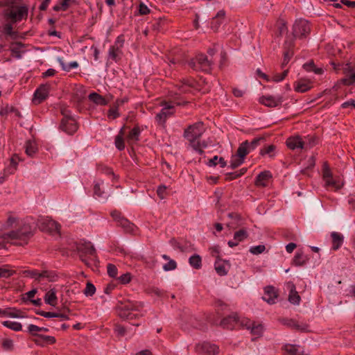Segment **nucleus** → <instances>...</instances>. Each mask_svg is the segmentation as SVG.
<instances>
[{
  "label": "nucleus",
  "mask_w": 355,
  "mask_h": 355,
  "mask_svg": "<svg viewBox=\"0 0 355 355\" xmlns=\"http://www.w3.org/2000/svg\"><path fill=\"white\" fill-rule=\"evenodd\" d=\"M205 131V128L202 122H197L189 125L184 132V137L189 142L191 147L199 153L203 154V149L207 147V142L200 141V138Z\"/></svg>",
  "instance_id": "1"
},
{
  "label": "nucleus",
  "mask_w": 355,
  "mask_h": 355,
  "mask_svg": "<svg viewBox=\"0 0 355 355\" xmlns=\"http://www.w3.org/2000/svg\"><path fill=\"white\" fill-rule=\"evenodd\" d=\"M31 235V229L28 225H24L20 230L3 233L0 236L3 241L15 245L26 244Z\"/></svg>",
  "instance_id": "2"
},
{
  "label": "nucleus",
  "mask_w": 355,
  "mask_h": 355,
  "mask_svg": "<svg viewBox=\"0 0 355 355\" xmlns=\"http://www.w3.org/2000/svg\"><path fill=\"white\" fill-rule=\"evenodd\" d=\"M143 304L137 302H129L119 306V315L125 320H133L141 315L140 313Z\"/></svg>",
  "instance_id": "3"
},
{
  "label": "nucleus",
  "mask_w": 355,
  "mask_h": 355,
  "mask_svg": "<svg viewBox=\"0 0 355 355\" xmlns=\"http://www.w3.org/2000/svg\"><path fill=\"white\" fill-rule=\"evenodd\" d=\"M28 8L26 6H11L4 10V16L12 22H17L26 18Z\"/></svg>",
  "instance_id": "4"
},
{
  "label": "nucleus",
  "mask_w": 355,
  "mask_h": 355,
  "mask_svg": "<svg viewBox=\"0 0 355 355\" xmlns=\"http://www.w3.org/2000/svg\"><path fill=\"white\" fill-rule=\"evenodd\" d=\"M80 257L87 266H91L96 261V250L90 242L85 243L78 248Z\"/></svg>",
  "instance_id": "5"
},
{
  "label": "nucleus",
  "mask_w": 355,
  "mask_h": 355,
  "mask_svg": "<svg viewBox=\"0 0 355 355\" xmlns=\"http://www.w3.org/2000/svg\"><path fill=\"white\" fill-rule=\"evenodd\" d=\"M26 277L34 279L39 282L46 279L48 282H55L58 279V275L54 271L42 270L41 272L37 270H27L24 272Z\"/></svg>",
  "instance_id": "6"
},
{
  "label": "nucleus",
  "mask_w": 355,
  "mask_h": 355,
  "mask_svg": "<svg viewBox=\"0 0 355 355\" xmlns=\"http://www.w3.org/2000/svg\"><path fill=\"white\" fill-rule=\"evenodd\" d=\"M254 322L247 318H239L236 315H232L223 319L221 325L223 327L232 329L234 324L239 323L241 327L250 330Z\"/></svg>",
  "instance_id": "7"
},
{
  "label": "nucleus",
  "mask_w": 355,
  "mask_h": 355,
  "mask_svg": "<svg viewBox=\"0 0 355 355\" xmlns=\"http://www.w3.org/2000/svg\"><path fill=\"white\" fill-rule=\"evenodd\" d=\"M189 66L194 70L209 71L211 69L212 61L204 54L198 55L189 62Z\"/></svg>",
  "instance_id": "8"
},
{
  "label": "nucleus",
  "mask_w": 355,
  "mask_h": 355,
  "mask_svg": "<svg viewBox=\"0 0 355 355\" xmlns=\"http://www.w3.org/2000/svg\"><path fill=\"white\" fill-rule=\"evenodd\" d=\"M124 42L125 40L123 35H121L117 37L114 44L109 49L108 56L110 59H112L115 62H117L121 59L123 54L121 49L123 46Z\"/></svg>",
  "instance_id": "9"
},
{
  "label": "nucleus",
  "mask_w": 355,
  "mask_h": 355,
  "mask_svg": "<svg viewBox=\"0 0 355 355\" xmlns=\"http://www.w3.org/2000/svg\"><path fill=\"white\" fill-rule=\"evenodd\" d=\"M310 31L309 24L305 19H297L293 26V35L294 37H304L310 33Z\"/></svg>",
  "instance_id": "10"
},
{
  "label": "nucleus",
  "mask_w": 355,
  "mask_h": 355,
  "mask_svg": "<svg viewBox=\"0 0 355 355\" xmlns=\"http://www.w3.org/2000/svg\"><path fill=\"white\" fill-rule=\"evenodd\" d=\"M323 180L324 182L325 187H331L335 190L340 189L343 185V183L340 180V178H334L333 177L331 171L328 168H324L323 169Z\"/></svg>",
  "instance_id": "11"
},
{
  "label": "nucleus",
  "mask_w": 355,
  "mask_h": 355,
  "mask_svg": "<svg viewBox=\"0 0 355 355\" xmlns=\"http://www.w3.org/2000/svg\"><path fill=\"white\" fill-rule=\"evenodd\" d=\"M196 351L202 355H216L218 353V347L214 344L203 342L196 345Z\"/></svg>",
  "instance_id": "12"
},
{
  "label": "nucleus",
  "mask_w": 355,
  "mask_h": 355,
  "mask_svg": "<svg viewBox=\"0 0 355 355\" xmlns=\"http://www.w3.org/2000/svg\"><path fill=\"white\" fill-rule=\"evenodd\" d=\"M40 228L44 232H48L53 234L58 232L60 229L59 224L49 218H45L42 219L40 225Z\"/></svg>",
  "instance_id": "13"
},
{
  "label": "nucleus",
  "mask_w": 355,
  "mask_h": 355,
  "mask_svg": "<svg viewBox=\"0 0 355 355\" xmlns=\"http://www.w3.org/2000/svg\"><path fill=\"white\" fill-rule=\"evenodd\" d=\"M283 101L282 97L280 95L272 96L266 95L263 96L259 98V103L269 107H275L280 104Z\"/></svg>",
  "instance_id": "14"
},
{
  "label": "nucleus",
  "mask_w": 355,
  "mask_h": 355,
  "mask_svg": "<svg viewBox=\"0 0 355 355\" xmlns=\"http://www.w3.org/2000/svg\"><path fill=\"white\" fill-rule=\"evenodd\" d=\"M50 89V85L45 84V85H41L35 92L34 93V98H33V103L35 104H40L42 103L44 100H45L49 92Z\"/></svg>",
  "instance_id": "15"
},
{
  "label": "nucleus",
  "mask_w": 355,
  "mask_h": 355,
  "mask_svg": "<svg viewBox=\"0 0 355 355\" xmlns=\"http://www.w3.org/2000/svg\"><path fill=\"white\" fill-rule=\"evenodd\" d=\"M60 128L69 135H73L78 130L77 123L73 118H63L61 121Z\"/></svg>",
  "instance_id": "16"
},
{
  "label": "nucleus",
  "mask_w": 355,
  "mask_h": 355,
  "mask_svg": "<svg viewBox=\"0 0 355 355\" xmlns=\"http://www.w3.org/2000/svg\"><path fill=\"white\" fill-rule=\"evenodd\" d=\"M173 105L166 104L161 111L156 114L155 119L159 124H164L168 117L173 114Z\"/></svg>",
  "instance_id": "17"
},
{
  "label": "nucleus",
  "mask_w": 355,
  "mask_h": 355,
  "mask_svg": "<svg viewBox=\"0 0 355 355\" xmlns=\"http://www.w3.org/2000/svg\"><path fill=\"white\" fill-rule=\"evenodd\" d=\"M263 300L268 304H275L277 298L275 289L272 286H267L265 288L264 294L262 297Z\"/></svg>",
  "instance_id": "18"
},
{
  "label": "nucleus",
  "mask_w": 355,
  "mask_h": 355,
  "mask_svg": "<svg viewBox=\"0 0 355 355\" xmlns=\"http://www.w3.org/2000/svg\"><path fill=\"white\" fill-rule=\"evenodd\" d=\"M272 178L271 173L265 171L260 173L256 178L255 184L257 187H265L268 185V181Z\"/></svg>",
  "instance_id": "19"
},
{
  "label": "nucleus",
  "mask_w": 355,
  "mask_h": 355,
  "mask_svg": "<svg viewBox=\"0 0 355 355\" xmlns=\"http://www.w3.org/2000/svg\"><path fill=\"white\" fill-rule=\"evenodd\" d=\"M214 267L216 272L219 275L223 276L227 274L230 268V264L227 261L217 259L215 261Z\"/></svg>",
  "instance_id": "20"
},
{
  "label": "nucleus",
  "mask_w": 355,
  "mask_h": 355,
  "mask_svg": "<svg viewBox=\"0 0 355 355\" xmlns=\"http://www.w3.org/2000/svg\"><path fill=\"white\" fill-rule=\"evenodd\" d=\"M286 145L291 150L302 149L303 139L298 135L291 137L286 140Z\"/></svg>",
  "instance_id": "21"
},
{
  "label": "nucleus",
  "mask_w": 355,
  "mask_h": 355,
  "mask_svg": "<svg viewBox=\"0 0 355 355\" xmlns=\"http://www.w3.org/2000/svg\"><path fill=\"white\" fill-rule=\"evenodd\" d=\"M24 47V44L21 42L12 43L10 47L12 55L17 59H21L25 52Z\"/></svg>",
  "instance_id": "22"
},
{
  "label": "nucleus",
  "mask_w": 355,
  "mask_h": 355,
  "mask_svg": "<svg viewBox=\"0 0 355 355\" xmlns=\"http://www.w3.org/2000/svg\"><path fill=\"white\" fill-rule=\"evenodd\" d=\"M288 287L290 288L288 301L294 305H298L300 302L301 298L296 291L295 286L293 283H289Z\"/></svg>",
  "instance_id": "23"
},
{
  "label": "nucleus",
  "mask_w": 355,
  "mask_h": 355,
  "mask_svg": "<svg viewBox=\"0 0 355 355\" xmlns=\"http://www.w3.org/2000/svg\"><path fill=\"white\" fill-rule=\"evenodd\" d=\"M312 87V83L310 80L306 79H300L296 82L295 90L298 92L304 93L309 90Z\"/></svg>",
  "instance_id": "24"
},
{
  "label": "nucleus",
  "mask_w": 355,
  "mask_h": 355,
  "mask_svg": "<svg viewBox=\"0 0 355 355\" xmlns=\"http://www.w3.org/2000/svg\"><path fill=\"white\" fill-rule=\"evenodd\" d=\"M196 82L191 78H184L182 81L181 85L179 87L180 93H187L191 91V89L194 87Z\"/></svg>",
  "instance_id": "25"
},
{
  "label": "nucleus",
  "mask_w": 355,
  "mask_h": 355,
  "mask_svg": "<svg viewBox=\"0 0 355 355\" xmlns=\"http://www.w3.org/2000/svg\"><path fill=\"white\" fill-rule=\"evenodd\" d=\"M225 11L224 10H220L216 14V17L213 18L211 24V28L214 31H216L220 24L223 23V19L225 17Z\"/></svg>",
  "instance_id": "26"
},
{
  "label": "nucleus",
  "mask_w": 355,
  "mask_h": 355,
  "mask_svg": "<svg viewBox=\"0 0 355 355\" xmlns=\"http://www.w3.org/2000/svg\"><path fill=\"white\" fill-rule=\"evenodd\" d=\"M332 239V248L334 250H338L343 243V236L336 232H334L331 234Z\"/></svg>",
  "instance_id": "27"
},
{
  "label": "nucleus",
  "mask_w": 355,
  "mask_h": 355,
  "mask_svg": "<svg viewBox=\"0 0 355 355\" xmlns=\"http://www.w3.org/2000/svg\"><path fill=\"white\" fill-rule=\"evenodd\" d=\"M44 301L47 304L55 306L57 304L56 291L54 288L47 291L44 296Z\"/></svg>",
  "instance_id": "28"
},
{
  "label": "nucleus",
  "mask_w": 355,
  "mask_h": 355,
  "mask_svg": "<svg viewBox=\"0 0 355 355\" xmlns=\"http://www.w3.org/2000/svg\"><path fill=\"white\" fill-rule=\"evenodd\" d=\"M309 258L304 255L302 252H297L293 259V263L296 266H302L306 264Z\"/></svg>",
  "instance_id": "29"
},
{
  "label": "nucleus",
  "mask_w": 355,
  "mask_h": 355,
  "mask_svg": "<svg viewBox=\"0 0 355 355\" xmlns=\"http://www.w3.org/2000/svg\"><path fill=\"white\" fill-rule=\"evenodd\" d=\"M141 130L139 126L134 127L127 135V141L130 143L136 142L139 140Z\"/></svg>",
  "instance_id": "30"
},
{
  "label": "nucleus",
  "mask_w": 355,
  "mask_h": 355,
  "mask_svg": "<svg viewBox=\"0 0 355 355\" xmlns=\"http://www.w3.org/2000/svg\"><path fill=\"white\" fill-rule=\"evenodd\" d=\"M89 99L97 105H105L107 101L102 96L94 92L89 95Z\"/></svg>",
  "instance_id": "31"
},
{
  "label": "nucleus",
  "mask_w": 355,
  "mask_h": 355,
  "mask_svg": "<svg viewBox=\"0 0 355 355\" xmlns=\"http://www.w3.org/2000/svg\"><path fill=\"white\" fill-rule=\"evenodd\" d=\"M124 129L125 126H123L121 130L118 135L115 137V146L119 150H122L125 148V144L123 141V135H124Z\"/></svg>",
  "instance_id": "32"
},
{
  "label": "nucleus",
  "mask_w": 355,
  "mask_h": 355,
  "mask_svg": "<svg viewBox=\"0 0 355 355\" xmlns=\"http://www.w3.org/2000/svg\"><path fill=\"white\" fill-rule=\"evenodd\" d=\"M189 264L195 269H200L202 266V259L198 254H193L189 259Z\"/></svg>",
  "instance_id": "33"
},
{
  "label": "nucleus",
  "mask_w": 355,
  "mask_h": 355,
  "mask_svg": "<svg viewBox=\"0 0 355 355\" xmlns=\"http://www.w3.org/2000/svg\"><path fill=\"white\" fill-rule=\"evenodd\" d=\"M119 225L124 229L127 232L132 233L134 232L135 225L126 218H121L119 220Z\"/></svg>",
  "instance_id": "34"
},
{
  "label": "nucleus",
  "mask_w": 355,
  "mask_h": 355,
  "mask_svg": "<svg viewBox=\"0 0 355 355\" xmlns=\"http://www.w3.org/2000/svg\"><path fill=\"white\" fill-rule=\"evenodd\" d=\"M58 61L61 65L62 69L66 71H69L72 69L78 68L79 66L78 62L76 61H73L68 64L65 63L62 58H58Z\"/></svg>",
  "instance_id": "35"
},
{
  "label": "nucleus",
  "mask_w": 355,
  "mask_h": 355,
  "mask_svg": "<svg viewBox=\"0 0 355 355\" xmlns=\"http://www.w3.org/2000/svg\"><path fill=\"white\" fill-rule=\"evenodd\" d=\"M317 144L316 139L313 136H309L303 139L302 149L308 150Z\"/></svg>",
  "instance_id": "36"
},
{
  "label": "nucleus",
  "mask_w": 355,
  "mask_h": 355,
  "mask_svg": "<svg viewBox=\"0 0 355 355\" xmlns=\"http://www.w3.org/2000/svg\"><path fill=\"white\" fill-rule=\"evenodd\" d=\"M250 150L248 148V141L243 142L237 150V156L243 159L250 153Z\"/></svg>",
  "instance_id": "37"
},
{
  "label": "nucleus",
  "mask_w": 355,
  "mask_h": 355,
  "mask_svg": "<svg viewBox=\"0 0 355 355\" xmlns=\"http://www.w3.org/2000/svg\"><path fill=\"white\" fill-rule=\"evenodd\" d=\"M207 164L211 167L220 164L221 168H224L226 166V162L223 157H218L216 155L213 158L210 159Z\"/></svg>",
  "instance_id": "38"
},
{
  "label": "nucleus",
  "mask_w": 355,
  "mask_h": 355,
  "mask_svg": "<svg viewBox=\"0 0 355 355\" xmlns=\"http://www.w3.org/2000/svg\"><path fill=\"white\" fill-rule=\"evenodd\" d=\"M250 333L256 336L259 337L262 335L263 331V327L262 324L256 323L255 322L252 325L251 328L250 329Z\"/></svg>",
  "instance_id": "39"
},
{
  "label": "nucleus",
  "mask_w": 355,
  "mask_h": 355,
  "mask_svg": "<svg viewBox=\"0 0 355 355\" xmlns=\"http://www.w3.org/2000/svg\"><path fill=\"white\" fill-rule=\"evenodd\" d=\"M3 326L16 331L21 330L22 328V325L21 324V323L15 321H4L3 322Z\"/></svg>",
  "instance_id": "40"
},
{
  "label": "nucleus",
  "mask_w": 355,
  "mask_h": 355,
  "mask_svg": "<svg viewBox=\"0 0 355 355\" xmlns=\"http://www.w3.org/2000/svg\"><path fill=\"white\" fill-rule=\"evenodd\" d=\"M162 258L165 260H168V263L163 266V269L165 271H169L176 268L177 264L174 260L170 259L166 254H163Z\"/></svg>",
  "instance_id": "41"
},
{
  "label": "nucleus",
  "mask_w": 355,
  "mask_h": 355,
  "mask_svg": "<svg viewBox=\"0 0 355 355\" xmlns=\"http://www.w3.org/2000/svg\"><path fill=\"white\" fill-rule=\"evenodd\" d=\"M14 273L15 270L8 266L0 267V278H8L12 276Z\"/></svg>",
  "instance_id": "42"
},
{
  "label": "nucleus",
  "mask_w": 355,
  "mask_h": 355,
  "mask_svg": "<svg viewBox=\"0 0 355 355\" xmlns=\"http://www.w3.org/2000/svg\"><path fill=\"white\" fill-rule=\"evenodd\" d=\"M103 184V182H97L94 186V193L96 197L101 198H105L106 195H104V191L101 190V187Z\"/></svg>",
  "instance_id": "43"
},
{
  "label": "nucleus",
  "mask_w": 355,
  "mask_h": 355,
  "mask_svg": "<svg viewBox=\"0 0 355 355\" xmlns=\"http://www.w3.org/2000/svg\"><path fill=\"white\" fill-rule=\"evenodd\" d=\"M3 315L11 318H21V312L19 310L6 309L3 311Z\"/></svg>",
  "instance_id": "44"
},
{
  "label": "nucleus",
  "mask_w": 355,
  "mask_h": 355,
  "mask_svg": "<svg viewBox=\"0 0 355 355\" xmlns=\"http://www.w3.org/2000/svg\"><path fill=\"white\" fill-rule=\"evenodd\" d=\"M25 148H26V153L28 156H33L37 150L35 144L32 141L26 142Z\"/></svg>",
  "instance_id": "45"
},
{
  "label": "nucleus",
  "mask_w": 355,
  "mask_h": 355,
  "mask_svg": "<svg viewBox=\"0 0 355 355\" xmlns=\"http://www.w3.org/2000/svg\"><path fill=\"white\" fill-rule=\"evenodd\" d=\"M275 146L270 145L268 146L265 147L261 150V155H268L269 157H272L275 155Z\"/></svg>",
  "instance_id": "46"
},
{
  "label": "nucleus",
  "mask_w": 355,
  "mask_h": 355,
  "mask_svg": "<svg viewBox=\"0 0 355 355\" xmlns=\"http://www.w3.org/2000/svg\"><path fill=\"white\" fill-rule=\"evenodd\" d=\"M247 236H248L247 232L244 230H241L234 233V239L235 241H237L239 243V242L243 241L245 238H247Z\"/></svg>",
  "instance_id": "47"
},
{
  "label": "nucleus",
  "mask_w": 355,
  "mask_h": 355,
  "mask_svg": "<svg viewBox=\"0 0 355 355\" xmlns=\"http://www.w3.org/2000/svg\"><path fill=\"white\" fill-rule=\"evenodd\" d=\"M96 292V288L93 284L87 282L84 290V294L86 296H92Z\"/></svg>",
  "instance_id": "48"
},
{
  "label": "nucleus",
  "mask_w": 355,
  "mask_h": 355,
  "mask_svg": "<svg viewBox=\"0 0 355 355\" xmlns=\"http://www.w3.org/2000/svg\"><path fill=\"white\" fill-rule=\"evenodd\" d=\"M266 250V247L264 245H256V246H252L249 251L250 253H252V254H261L262 252H263Z\"/></svg>",
  "instance_id": "49"
},
{
  "label": "nucleus",
  "mask_w": 355,
  "mask_h": 355,
  "mask_svg": "<svg viewBox=\"0 0 355 355\" xmlns=\"http://www.w3.org/2000/svg\"><path fill=\"white\" fill-rule=\"evenodd\" d=\"M118 107L119 106L115 103V105L109 110L107 114L108 118L114 119L119 116Z\"/></svg>",
  "instance_id": "50"
},
{
  "label": "nucleus",
  "mask_w": 355,
  "mask_h": 355,
  "mask_svg": "<svg viewBox=\"0 0 355 355\" xmlns=\"http://www.w3.org/2000/svg\"><path fill=\"white\" fill-rule=\"evenodd\" d=\"M262 140H263V137H258L254 139L251 142H249L248 141V148L250 150V151L251 152L252 150L255 149L260 144V141Z\"/></svg>",
  "instance_id": "51"
},
{
  "label": "nucleus",
  "mask_w": 355,
  "mask_h": 355,
  "mask_svg": "<svg viewBox=\"0 0 355 355\" xmlns=\"http://www.w3.org/2000/svg\"><path fill=\"white\" fill-rule=\"evenodd\" d=\"M243 159L237 156V155L232 157L230 165L232 168H235L243 164Z\"/></svg>",
  "instance_id": "52"
},
{
  "label": "nucleus",
  "mask_w": 355,
  "mask_h": 355,
  "mask_svg": "<svg viewBox=\"0 0 355 355\" xmlns=\"http://www.w3.org/2000/svg\"><path fill=\"white\" fill-rule=\"evenodd\" d=\"M107 274L111 277H116L117 276V268L112 263H108L107 266Z\"/></svg>",
  "instance_id": "53"
},
{
  "label": "nucleus",
  "mask_w": 355,
  "mask_h": 355,
  "mask_svg": "<svg viewBox=\"0 0 355 355\" xmlns=\"http://www.w3.org/2000/svg\"><path fill=\"white\" fill-rule=\"evenodd\" d=\"M157 193L160 199H164L166 196V187L164 185H159L157 187Z\"/></svg>",
  "instance_id": "54"
},
{
  "label": "nucleus",
  "mask_w": 355,
  "mask_h": 355,
  "mask_svg": "<svg viewBox=\"0 0 355 355\" xmlns=\"http://www.w3.org/2000/svg\"><path fill=\"white\" fill-rule=\"evenodd\" d=\"M42 329L35 324H29L28 327V331L33 336H38L37 332L41 331Z\"/></svg>",
  "instance_id": "55"
},
{
  "label": "nucleus",
  "mask_w": 355,
  "mask_h": 355,
  "mask_svg": "<svg viewBox=\"0 0 355 355\" xmlns=\"http://www.w3.org/2000/svg\"><path fill=\"white\" fill-rule=\"evenodd\" d=\"M315 166V158L313 156L309 157L307 160V166L304 169L302 170L303 173H306V171L312 168Z\"/></svg>",
  "instance_id": "56"
},
{
  "label": "nucleus",
  "mask_w": 355,
  "mask_h": 355,
  "mask_svg": "<svg viewBox=\"0 0 355 355\" xmlns=\"http://www.w3.org/2000/svg\"><path fill=\"white\" fill-rule=\"evenodd\" d=\"M288 74V70H284L282 73L279 74H275L274 76H273V80L275 82H280L282 80H283L285 77L287 76Z\"/></svg>",
  "instance_id": "57"
},
{
  "label": "nucleus",
  "mask_w": 355,
  "mask_h": 355,
  "mask_svg": "<svg viewBox=\"0 0 355 355\" xmlns=\"http://www.w3.org/2000/svg\"><path fill=\"white\" fill-rule=\"evenodd\" d=\"M139 12L141 15H147L150 12L149 8L144 3H141L139 6Z\"/></svg>",
  "instance_id": "58"
},
{
  "label": "nucleus",
  "mask_w": 355,
  "mask_h": 355,
  "mask_svg": "<svg viewBox=\"0 0 355 355\" xmlns=\"http://www.w3.org/2000/svg\"><path fill=\"white\" fill-rule=\"evenodd\" d=\"M2 347L6 349L9 350L11 349L13 347V342L10 339H5L2 342Z\"/></svg>",
  "instance_id": "59"
},
{
  "label": "nucleus",
  "mask_w": 355,
  "mask_h": 355,
  "mask_svg": "<svg viewBox=\"0 0 355 355\" xmlns=\"http://www.w3.org/2000/svg\"><path fill=\"white\" fill-rule=\"evenodd\" d=\"M4 32L6 35L10 36H13L15 35V33L12 31V26L10 24H7L4 26Z\"/></svg>",
  "instance_id": "60"
},
{
  "label": "nucleus",
  "mask_w": 355,
  "mask_h": 355,
  "mask_svg": "<svg viewBox=\"0 0 355 355\" xmlns=\"http://www.w3.org/2000/svg\"><path fill=\"white\" fill-rule=\"evenodd\" d=\"M119 279L122 284H127V283L130 282V281L131 279L130 274L128 273V272L125 274H123L120 276Z\"/></svg>",
  "instance_id": "61"
},
{
  "label": "nucleus",
  "mask_w": 355,
  "mask_h": 355,
  "mask_svg": "<svg viewBox=\"0 0 355 355\" xmlns=\"http://www.w3.org/2000/svg\"><path fill=\"white\" fill-rule=\"evenodd\" d=\"M344 83L348 85H355V73H352L347 79H345Z\"/></svg>",
  "instance_id": "62"
},
{
  "label": "nucleus",
  "mask_w": 355,
  "mask_h": 355,
  "mask_svg": "<svg viewBox=\"0 0 355 355\" xmlns=\"http://www.w3.org/2000/svg\"><path fill=\"white\" fill-rule=\"evenodd\" d=\"M291 55L292 54L290 53L288 51H287L284 53V58L283 62L282 63V68H284L288 63V62L290 61Z\"/></svg>",
  "instance_id": "63"
},
{
  "label": "nucleus",
  "mask_w": 355,
  "mask_h": 355,
  "mask_svg": "<svg viewBox=\"0 0 355 355\" xmlns=\"http://www.w3.org/2000/svg\"><path fill=\"white\" fill-rule=\"evenodd\" d=\"M314 67V63L312 61L305 63L303 65L304 69L307 71H313Z\"/></svg>",
  "instance_id": "64"
}]
</instances>
